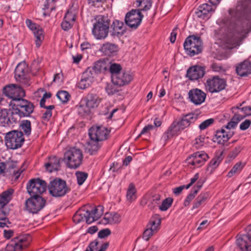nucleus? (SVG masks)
Here are the masks:
<instances>
[{"label": "nucleus", "mask_w": 251, "mask_h": 251, "mask_svg": "<svg viewBox=\"0 0 251 251\" xmlns=\"http://www.w3.org/2000/svg\"><path fill=\"white\" fill-rule=\"evenodd\" d=\"M234 131L230 130L226 131L223 127H222L221 129L217 130L215 132L213 141L219 145H224L234 135Z\"/></svg>", "instance_id": "nucleus-23"}, {"label": "nucleus", "mask_w": 251, "mask_h": 251, "mask_svg": "<svg viewBox=\"0 0 251 251\" xmlns=\"http://www.w3.org/2000/svg\"><path fill=\"white\" fill-rule=\"evenodd\" d=\"M146 204H148V206L150 209L153 210L157 205V199L153 197L150 198L148 202L146 199H143L141 201V204L144 205Z\"/></svg>", "instance_id": "nucleus-49"}, {"label": "nucleus", "mask_w": 251, "mask_h": 251, "mask_svg": "<svg viewBox=\"0 0 251 251\" xmlns=\"http://www.w3.org/2000/svg\"><path fill=\"white\" fill-rule=\"evenodd\" d=\"M100 50L105 55L111 56L116 54L119 51V48L116 44L106 42L101 46Z\"/></svg>", "instance_id": "nucleus-33"}, {"label": "nucleus", "mask_w": 251, "mask_h": 251, "mask_svg": "<svg viewBox=\"0 0 251 251\" xmlns=\"http://www.w3.org/2000/svg\"><path fill=\"white\" fill-rule=\"evenodd\" d=\"M98 244L99 241L97 240H95L89 244L87 248L91 250V251H96L98 249L97 246Z\"/></svg>", "instance_id": "nucleus-64"}, {"label": "nucleus", "mask_w": 251, "mask_h": 251, "mask_svg": "<svg viewBox=\"0 0 251 251\" xmlns=\"http://www.w3.org/2000/svg\"><path fill=\"white\" fill-rule=\"evenodd\" d=\"M94 75L90 68H88L83 74L82 78L78 83V87L84 89L89 87L94 81Z\"/></svg>", "instance_id": "nucleus-30"}, {"label": "nucleus", "mask_w": 251, "mask_h": 251, "mask_svg": "<svg viewBox=\"0 0 251 251\" xmlns=\"http://www.w3.org/2000/svg\"><path fill=\"white\" fill-rule=\"evenodd\" d=\"M20 127L23 131L25 134L28 136L31 134V125L29 120H25L21 121Z\"/></svg>", "instance_id": "nucleus-43"}, {"label": "nucleus", "mask_w": 251, "mask_h": 251, "mask_svg": "<svg viewBox=\"0 0 251 251\" xmlns=\"http://www.w3.org/2000/svg\"><path fill=\"white\" fill-rule=\"evenodd\" d=\"M14 190L10 188L3 191L0 195V206H5L12 200Z\"/></svg>", "instance_id": "nucleus-40"}, {"label": "nucleus", "mask_w": 251, "mask_h": 251, "mask_svg": "<svg viewBox=\"0 0 251 251\" xmlns=\"http://www.w3.org/2000/svg\"><path fill=\"white\" fill-rule=\"evenodd\" d=\"M223 154V151L216 152L214 157L211 160L207 165V171H209L210 174L213 173L224 159Z\"/></svg>", "instance_id": "nucleus-31"}, {"label": "nucleus", "mask_w": 251, "mask_h": 251, "mask_svg": "<svg viewBox=\"0 0 251 251\" xmlns=\"http://www.w3.org/2000/svg\"><path fill=\"white\" fill-rule=\"evenodd\" d=\"M46 204V200L41 196H31L26 200L25 208L29 212L33 214L38 213L42 209Z\"/></svg>", "instance_id": "nucleus-11"}, {"label": "nucleus", "mask_w": 251, "mask_h": 251, "mask_svg": "<svg viewBox=\"0 0 251 251\" xmlns=\"http://www.w3.org/2000/svg\"><path fill=\"white\" fill-rule=\"evenodd\" d=\"M47 183L39 178L30 179L26 185L27 192L30 196H40L45 192Z\"/></svg>", "instance_id": "nucleus-13"}, {"label": "nucleus", "mask_w": 251, "mask_h": 251, "mask_svg": "<svg viewBox=\"0 0 251 251\" xmlns=\"http://www.w3.org/2000/svg\"><path fill=\"white\" fill-rule=\"evenodd\" d=\"M183 130L181 128L177 121H174L167 131L162 135L161 141H163L165 144L168 140L172 138L174 136L178 135Z\"/></svg>", "instance_id": "nucleus-22"}, {"label": "nucleus", "mask_w": 251, "mask_h": 251, "mask_svg": "<svg viewBox=\"0 0 251 251\" xmlns=\"http://www.w3.org/2000/svg\"><path fill=\"white\" fill-rule=\"evenodd\" d=\"M143 15L139 10H132L125 16L126 24L132 29H136L140 25Z\"/></svg>", "instance_id": "nucleus-15"}, {"label": "nucleus", "mask_w": 251, "mask_h": 251, "mask_svg": "<svg viewBox=\"0 0 251 251\" xmlns=\"http://www.w3.org/2000/svg\"><path fill=\"white\" fill-rule=\"evenodd\" d=\"M27 235H24L14 238L6 247V251H21L27 247L29 241Z\"/></svg>", "instance_id": "nucleus-16"}, {"label": "nucleus", "mask_w": 251, "mask_h": 251, "mask_svg": "<svg viewBox=\"0 0 251 251\" xmlns=\"http://www.w3.org/2000/svg\"><path fill=\"white\" fill-rule=\"evenodd\" d=\"M205 69V66L199 65L191 66L187 71L186 76L192 81L198 80L204 76L206 73Z\"/></svg>", "instance_id": "nucleus-18"}, {"label": "nucleus", "mask_w": 251, "mask_h": 251, "mask_svg": "<svg viewBox=\"0 0 251 251\" xmlns=\"http://www.w3.org/2000/svg\"><path fill=\"white\" fill-rule=\"evenodd\" d=\"M10 224L11 223L8 218L0 220V228L8 227Z\"/></svg>", "instance_id": "nucleus-63"}, {"label": "nucleus", "mask_w": 251, "mask_h": 251, "mask_svg": "<svg viewBox=\"0 0 251 251\" xmlns=\"http://www.w3.org/2000/svg\"><path fill=\"white\" fill-rule=\"evenodd\" d=\"M110 130L102 126H93L89 130L90 141L86 151L91 155L95 154L100 149L101 142L107 139Z\"/></svg>", "instance_id": "nucleus-2"}, {"label": "nucleus", "mask_w": 251, "mask_h": 251, "mask_svg": "<svg viewBox=\"0 0 251 251\" xmlns=\"http://www.w3.org/2000/svg\"><path fill=\"white\" fill-rule=\"evenodd\" d=\"M111 234V231L108 228L100 230L98 233V237L100 238H104Z\"/></svg>", "instance_id": "nucleus-60"}, {"label": "nucleus", "mask_w": 251, "mask_h": 251, "mask_svg": "<svg viewBox=\"0 0 251 251\" xmlns=\"http://www.w3.org/2000/svg\"><path fill=\"white\" fill-rule=\"evenodd\" d=\"M206 96V93L198 88L192 89L188 92V99L196 105L203 103L205 100Z\"/></svg>", "instance_id": "nucleus-21"}, {"label": "nucleus", "mask_w": 251, "mask_h": 251, "mask_svg": "<svg viewBox=\"0 0 251 251\" xmlns=\"http://www.w3.org/2000/svg\"><path fill=\"white\" fill-rule=\"evenodd\" d=\"M121 222V215L117 213H106L102 219L104 224H116Z\"/></svg>", "instance_id": "nucleus-39"}, {"label": "nucleus", "mask_w": 251, "mask_h": 251, "mask_svg": "<svg viewBox=\"0 0 251 251\" xmlns=\"http://www.w3.org/2000/svg\"><path fill=\"white\" fill-rule=\"evenodd\" d=\"M245 118V116H242L238 114H235L230 120L231 123L232 124V126H233L236 127L238 123Z\"/></svg>", "instance_id": "nucleus-54"}, {"label": "nucleus", "mask_w": 251, "mask_h": 251, "mask_svg": "<svg viewBox=\"0 0 251 251\" xmlns=\"http://www.w3.org/2000/svg\"><path fill=\"white\" fill-rule=\"evenodd\" d=\"M77 14L76 8L74 6L70 7L66 12L64 19L75 23Z\"/></svg>", "instance_id": "nucleus-45"}, {"label": "nucleus", "mask_w": 251, "mask_h": 251, "mask_svg": "<svg viewBox=\"0 0 251 251\" xmlns=\"http://www.w3.org/2000/svg\"><path fill=\"white\" fill-rule=\"evenodd\" d=\"M205 86L209 93H219L226 89L227 86L226 80L219 75L212 76L206 80Z\"/></svg>", "instance_id": "nucleus-10"}, {"label": "nucleus", "mask_w": 251, "mask_h": 251, "mask_svg": "<svg viewBox=\"0 0 251 251\" xmlns=\"http://www.w3.org/2000/svg\"><path fill=\"white\" fill-rule=\"evenodd\" d=\"M122 67L120 64L112 63L110 60V64L109 65L107 73H110L111 75V80L114 75H117V74L121 73L122 71Z\"/></svg>", "instance_id": "nucleus-41"}, {"label": "nucleus", "mask_w": 251, "mask_h": 251, "mask_svg": "<svg viewBox=\"0 0 251 251\" xmlns=\"http://www.w3.org/2000/svg\"><path fill=\"white\" fill-rule=\"evenodd\" d=\"M111 28V35L113 37H120L124 35L126 31L124 23L118 20L113 21Z\"/></svg>", "instance_id": "nucleus-32"}, {"label": "nucleus", "mask_w": 251, "mask_h": 251, "mask_svg": "<svg viewBox=\"0 0 251 251\" xmlns=\"http://www.w3.org/2000/svg\"><path fill=\"white\" fill-rule=\"evenodd\" d=\"M25 142L23 133L21 131L12 130L6 133L5 145L7 148L15 150L21 148Z\"/></svg>", "instance_id": "nucleus-9"}, {"label": "nucleus", "mask_w": 251, "mask_h": 251, "mask_svg": "<svg viewBox=\"0 0 251 251\" xmlns=\"http://www.w3.org/2000/svg\"><path fill=\"white\" fill-rule=\"evenodd\" d=\"M251 124V121L250 120L247 119L243 122L240 125V129L241 130H245L247 129Z\"/></svg>", "instance_id": "nucleus-61"}, {"label": "nucleus", "mask_w": 251, "mask_h": 251, "mask_svg": "<svg viewBox=\"0 0 251 251\" xmlns=\"http://www.w3.org/2000/svg\"><path fill=\"white\" fill-rule=\"evenodd\" d=\"M196 196L195 194H193L191 191L190 193L187 196L185 200L184 201L183 205L187 206L189 205L190 202L195 198Z\"/></svg>", "instance_id": "nucleus-59"}, {"label": "nucleus", "mask_w": 251, "mask_h": 251, "mask_svg": "<svg viewBox=\"0 0 251 251\" xmlns=\"http://www.w3.org/2000/svg\"><path fill=\"white\" fill-rule=\"evenodd\" d=\"M237 74L241 76H247L251 74V61L247 59L236 66Z\"/></svg>", "instance_id": "nucleus-26"}, {"label": "nucleus", "mask_w": 251, "mask_h": 251, "mask_svg": "<svg viewBox=\"0 0 251 251\" xmlns=\"http://www.w3.org/2000/svg\"><path fill=\"white\" fill-rule=\"evenodd\" d=\"M82 159V151L79 149L72 148L65 152L63 160L68 168L77 169L81 164Z\"/></svg>", "instance_id": "nucleus-7"}, {"label": "nucleus", "mask_w": 251, "mask_h": 251, "mask_svg": "<svg viewBox=\"0 0 251 251\" xmlns=\"http://www.w3.org/2000/svg\"><path fill=\"white\" fill-rule=\"evenodd\" d=\"M198 117L194 113H189L184 115L180 120L177 121L181 129H184L188 127L191 124L194 123L198 119Z\"/></svg>", "instance_id": "nucleus-35"}, {"label": "nucleus", "mask_w": 251, "mask_h": 251, "mask_svg": "<svg viewBox=\"0 0 251 251\" xmlns=\"http://www.w3.org/2000/svg\"><path fill=\"white\" fill-rule=\"evenodd\" d=\"M133 79L132 75L129 72H121L112 77V82L119 86L128 84Z\"/></svg>", "instance_id": "nucleus-25"}, {"label": "nucleus", "mask_w": 251, "mask_h": 251, "mask_svg": "<svg viewBox=\"0 0 251 251\" xmlns=\"http://www.w3.org/2000/svg\"><path fill=\"white\" fill-rule=\"evenodd\" d=\"M215 10V8H212L211 5L207 3H203L198 7L195 11V14L198 17L203 20L208 19Z\"/></svg>", "instance_id": "nucleus-27"}, {"label": "nucleus", "mask_w": 251, "mask_h": 251, "mask_svg": "<svg viewBox=\"0 0 251 251\" xmlns=\"http://www.w3.org/2000/svg\"><path fill=\"white\" fill-rule=\"evenodd\" d=\"M3 176H14L15 179H18L22 171L17 168L15 163L12 162H4Z\"/></svg>", "instance_id": "nucleus-28"}, {"label": "nucleus", "mask_w": 251, "mask_h": 251, "mask_svg": "<svg viewBox=\"0 0 251 251\" xmlns=\"http://www.w3.org/2000/svg\"><path fill=\"white\" fill-rule=\"evenodd\" d=\"M174 199L172 197H168L164 200L159 209L162 211H167L172 205Z\"/></svg>", "instance_id": "nucleus-46"}, {"label": "nucleus", "mask_w": 251, "mask_h": 251, "mask_svg": "<svg viewBox=\"0 0 251 251\" xmlns=\"http://www.w3.org/2000/svg\"><path fill=\"white\" fill-rule=\"evenodd\" d=\"M77 183L79 185H82L88 176L86 173L78 172L76 173Z\"/></svg>", "instance_id": "nucleus-52"}, {"label": "nucleus", "mask_w": 251, "mask_h": 251, "mask_svg": "<svg viewBox=\"0 0 251 251\" xmlns=\"http://www.w3.org/2000/svg\"><path fill=\"white\" fill-rule=\"evenodd\" d=\"M116 85H117L114 84L113 82H112V83H108L107 84L105 87V91L109 95H113L118 91Z\"/></svg>", "instance_id": "nucleus-53"}, {"label": "nucleus", "mask_w": 251, "mask_h": 251, "mask_svg": "<svg viewBox=\"0 0 251 251\" xmlns=\"http://www.w3.org/2000/svg\"><path fill=\"white\" fill-rule=\"evenodd\" d=\"M83 100L91 109L97 107L100 101V99L96 95L93 94L87 95Z\"/></svg>", "instance_id": "nucleus-38"}, {"label": "nucleus", "mask_w": 251, "mask_h": 251, "mask_svg": "<svg viewBox=\"0 0 251 251\" xmlns=\"http://www.w3.org/2000/svg\"><path fill=\"white\" fill-rule=\"evenodd\" d=\"M209 158V156L204 151H197L189 155L186 161L188 165H192L194 168H199L203 165Z\"/></svg>", "instance_id": "nucleus-17"}, {"label": "nucleus", "mask_w": 251, "mask_h": 251, "mask_svg": "<svg viewBox=\"0 0 251 251\" xmlns=\"http://www.w3.org/2000/svg\"><path fill=\"white\" fill-rule=\"evenodd\" d=\"M243 150V147L241 145H238L236 146L229 153L228 157L230 159H234L239 153Z\"/></svg>", "instance_id": "nucleus-51"}, {"label": "nucleus", "mask_w": 251, "mask_h": 251, "mask_svg": "<svg viewBox=\"0 0 251 251\" xmlns=\"http://www.w3.org/2000/svg\"><path fill=\"white\" fill-rule=\"evenodd\" d=\"M14 112L19 117V121L22 117H29L33 112L34 106L30 101L22 98L15 100L11 106Z\"/></svg>", "instance_id": "nucleus-6"}, {"label": "nucleus", "mask_w": 251, "mask_h": 251, "mask_svg": "<svg viewBox=\"0 0 251 251\" xmlns=\"http://www.w3.org/2000/svg\"><path fill=\"white\" fill-rule=\"evenodd\" d=\"M74 24V23L64 18V21L61 24V27L63 30H68L72 27Z\"/></svg>", "instance_id": "nucleus-58"}, {"label": "nucleus", "mask_w": 251, "mask_h": 251, "mask_svg": "<svg viewBox=\"0 0 251 251\" xmlns=\"http://www.w3.org/2000/svg\"><path fill=\"white\" fill-rule=\"evenodd\" d=\"M103 206L99 205L91 211L86 209L85 206L79 208L74 214L73 220L76 224L86 221L90 224L97 220L103 213Z\"/></svg>", "instance_id": "nucleus-3"}, {"label": "nucleus", "mask_w": 251, "mask_h": 251, "mask_svg": "<svg viewBox=\"0 0 251 251\" xmlns=\"http://www.w3.org/2000/svg\"><path fill=\"white\" fill-rule=\"evenodd\" d=\"M60 166V160L55 156L49 157V162L45 164L46 170L49 172L58 170Z\"/></svg>", "instance_id": "nucleus-37"}, {"label": "nucleus", "mask_w": 251, "mask_h": 251, "mask_svg": "<svg viewBox=\"0 0 251 251\" xmlns=\"http://www.w3.org/2000/svg\"><path fill=\"white\" fill-rule=\"evenodd\" d=\"M243 166L242 165L241 162H238L236 163L230 171L228 173L227 176L228 177H231L237 173H239L243 169Z\"/></svg>", "instance_id": "nucleus-48"}, {"label": "nucleus", "mask_w": 251, "mask_h": 251, "mask_svg": "<svg viewBox=\"0 0 251 251\" xmlns=\"http://www.w3.org/2000/svg\"><path fill=\"white\" fill-rule=\"evenodd\" d=\"M2 92L6 97L11 99L9 102L10 106L13 105L14 100H21L25 96L24 89L20 86L15 84L5 86L2 89Z\"/></svg>", "instance_id": "nucleus-12"}, {"label": "nucleus", "mask_w": 251, "mask_h": 251, "mask_svg": "<svg viewBox=\"0 0 251 251\" xmlns=\"http://www.w3.org/2000/svg\"><path fill=\"white\" fill-rule=\"evenodd\" d=\"M214 120L213 118L208 119L202 122L200 125L199 128L201 130L206 129L209 126L213 124Z\"/></svg>", "instance_id": "nucleus-56"}, {"label": "nucleus", "mask_w": 251, "mask_h": 251, "mask_svg": "<svg viewBox=\"0 0 251 251\" xmlns=\"http://www.w3.org/2000/svg\"><path fill=\"white\" fill-rule=\"evenodd\" d=\"M29 70L27 65L25 62H21L18 64L15 70V76L20 81L24 82H28Z\"/></svg>", "instance_id": "nucleus-24"}, {"label": "nucleus", "mask_w": 251, "mask_h": 251, "mask_svg": "<svg viewBox=\"0 0 251 251\" xmlns=\"http://www.w3.org/2000/svg\"><path fill=\"white\" fill-rule=\"evenodd\" d=\"M25 23L27 26L33 31L36 38V45L37 48H39L44 38L43 29L40 25L33 23L30 20L27 19Z\"/></svg>", "instance_id": "nucleus-20"}, {"label": "nucleus", "mask_w": 251, "mask_h": 251, "mask_svg": "<svg viewBox=\"0 0 251 251\" xmlns=\"http://www.w3.org/2000/svg\"><path fill=\"white\" fill-rule=\"evenodd\" d=\"M19 117L12 109H3L0 111V124L5 127L13 126L19 122Z\"/></svg>", "instance_id": "nucleus-14"}, {"label": "nucleus", "mask_w": 251, "mask_h": 251, "mask_svg": "<svg viewBox=\"0 0 251 251\" xmlns=\"http://www.w3.org/2000/svg\"><path fill=\"white\" fill-rule=\"evenodd\" d=\"M183 47L186 54L191 57L201 53L203 50L201 37L195 34L189 35L185 40Z\"/></svg>", "instance_id": "nucleus-5"}, {"label": "nucleus", "mask_w": 251, "mask_h": 251, "mask_svg": "<svg viewBox=\"0 0 251 251\" xmlns=\"http://www.w3.org/2000/svg\"><path fill=\"white\" fill-rule=\"evenodd\" d=\"M95 20L92 30V34L97 40H104L108 35L110 19L107 16L99 15L95 18Z\"/></svg>", "instance_id": "nucleus-4"}, {"label": "nucleus", "mask_w": 251, "mask_h": 251, "mask_svg": "<svg viewBox=\"0 0 251 251\" xmlns=\"http://www.w3.org/2000/svg\"><path fill=\"white\" fill-rule=\"evenodd\" d=\"M228 12L235 21L228 26L225 43L226 48L232 49L239 47L251 32V0H239Z\"/></svg>", "instance_id": "nucleus-1"}, {"label": "nucleus", "mask_w": 251, "mask_h": 251, "mask_svg": "<svg viewBox=\"0 0 251 251\" xmlns=\"http://www.w3.org/2000/svg\"><path fill=\"white\" fill-rule=\"evenodd\" d=\"M52 115V112L49 110H46L42 116V120L44 122H48L50 120Z\"/></svg>", "instance_id": "nucleus-62"}, {"label": "nucleus", "mask_w": 251, "mask_h": 251, "mask_svg": "<svg viewBox=\"0 0 251 251\" xmlns=\"http://www.w3.org/2000/svg\"><path fill=\"white\" fill-rule=\"evenodd\" d=\"M48 189L50 194L55 198L64 196L70 191L66 182L59 178H55L50 181Z\"/></svg>", "instance_id": "nucleus-8"}, {"label": "nucleus", "mask_w": 251, "mask_h": 251, "mask_svg": "<svg viewBox=\"0 0 251 251\" xmlns=\"http://www.w3.org/2000/svg\"><path fill=\"white\" fill-rule=\"evenodd\" d=\"M91 109L88 107L85 102H83L82 100L80 104L77 107V111L79 115L81 116L88 115L90 114Z\"/></svg>", "instance_id": "nucleus-42"}, {"label": "nucleus", "mask_w": 251, "mask_h": 251, "mask_svg": "<svg viewBox=\"0 0 251 251\" xmlns=\"http://www.w3.org/2000/svg\"><path fill=\"white\" fill-rule=\"evenodd\" d=\"M136 5L140 7L141 10L146 11L151 6V0H137Z\"/></svg>", "instance_id": "nucleus-47"}, {"label": "nucleus", "mask_w": 251, "mask_h": 251, "mask_svg": "<svg viewBox=\"0 0 251 251\" xmlns=\"http://www.w3.org/2000/svg\"><path fill=\"white\" fill-rule=\"evenodd\" d=\"M236 243L241 251H251V235L249 233L238 234Z\"/></svg>", "instance_id": "nucleus-19"}, {"label": "nucleus", "mask_w": 251, "mask_h": 251, "mask_svg": "<svg viewBox=\"0 0 251 251\" xmlns=\"http://www.w3.org/2000/svg\"><path fill=\"white\" fill-rule=\"evenodd\" d=\"M110 60L107 58L100 59L95 62L93 67L90 69L96 74L106 73L108 72Z\"/></svg>", "instance_id": "nucleus-29"}, {"label": "nucleus", "mask_w": 251, "mask_h": 251, "mask_svg": "<svg viewBox=\"0 0 251 251\" xmlns=\"http://www.w3.org/2000/svg\"><path fill=\"white\" fill-rule=\"evenodd\" d=\"M210 199V195L208 192H201L195 199L192 209H197L202 205H205L207 201Z\"/></svg>", "instance_id": "nucleus-36"}, {"label": "nucleus", "mask_w": 251, "mask_h": 251, "mask_svg": "<svg viewBox=\"0 0 251 251\" xmlns=\"http://www.w3.org/2000/svg\"><path fill=\"white\" fill-rule=\"evenodd\" d=\"M153 219L151 220L147 226V228L143 233V238L148 241L149 239L157 232V224L155 218L153 217Z\"/></svg>", "instance_id": "nucleus-34"}, {"label": "nucleus", "mask_w": 251, "mask_h": 251, "mask_svg": "<svg viewBox=\"0 0 251 251\" xmlns=\"http://www.w3.org/2000/svg\"><path fill=\"white\" fill-rule=\"evenodd\" d=\"M56 96L63 103L67 102L70 97L69 93L65 91H58L56 94Z\"/></svg>", "instance_id": "nucleus-50"}, {"label": "nucleus", "mask_w": 251, "mask_h": 251, "mask_svg": "<svg viewBox=\"0 0 251 251\" xmlns=\"http://www.w3.org/2000/svg\"><path fill=\"white\" fill-rule=\"evenodd\" d=\"M205 138L201 135L199 136L198 138H196L194 143V146L197 149L200 148L204 145Z\"/></svg>", "instance_id": "nucleus-57"}, {"label": "nucleus", "mask_w": 251, "mask_h": 251, "mask_svg": "<svg viewBox=\"0 0 251 251\" xmlns=\"http://www.w3.org/2000/svg\"><path fill=\"white\" fill-rule=\"evenodd\" d=\"M136 191L134 185L132 183H130L128 186L127 193L126 198L129 202L134 201L136 199Z\"/></svg>", "instance_id": "nucleus-44"}, {"label": "nucleus", "mask_w": 251, "mask_h": 251, "mask_svg": "<svg viewBox=\"0 0 251 251\" xmlns=\"http://www.w3.org/2000/svg\"><path fill=\"white\" fill-rule=\"evenodd\" d=\"M211 68L212 71L215 72H224L226 71V70L223 67L221 64L217 63H213L211 66Z\"/></svg>", "instance_id": "nucleus-55"}]
</instances>
